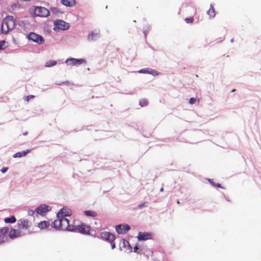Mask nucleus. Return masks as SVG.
<instances>
[{
    "label": "nucleus",
    "mask_w": 261,
    "mask_h": 261,
    "mask_svg": "<svg viewBox=\"0 0 261 261\" xmlns=\"http://www.w3.org/2000/svg\"><path fill=\"white\" fill-rule=\"evenodd\" d=\"M67 64L71 66H77L82 64H86V61L83 59L69 58L66 60Z\"/></svg>",
    "instance_id": "6"
},
{
    "label": "nucleus",
    "mask_w": 261,
    "mask_h": 261,
    "mask_svg": "<svg viewBox=\"0 0 261 261\" xmlns=\"http://www.w3.org/2000/svg\"><path fill=\"white\" fill-rule=\"evenodd\" d=\"M51 210L49 206L45 204L40 205L36 209V213L40 215L44 216L45 214Z\"/></svg>",
    "instance_id": "7"
},
{
    "label": "nucleus",
    "mask_w": 261,
    "mask_h": 261,
    "mask_svg": "<svg viewBox=\"0 0 261 261\" xmlns=\"http://www.w3.org/2000/svg\"><path fill=\"white\" fill-rule=\"evenodd\" d=\"M64 84L69 85L70 84V82L68 81H66L65 82H63V83L58 84L59 85H64Z\"/></svg>",
    "instance_id": "31"
},
{
    "label": "nucleus",
    "mask_w": 261,
    "mask_h": 261,
    "mask_svg": "<svg viewBox=\"0 0 261 261\" xmlns=\"http://www.w3.org/2000/svg\"><path fill=\"white\" fill-rule=\"evenodd\" d=\"M20 231L16 229H11L9 232V237L12 239L20 237Z\"/></svg>",
    "instance_id": "16"
},
{
    "label": "nucleus",
    "mask_w": 261,
    "mask_h": 261,
    "mask_svg": "<svg viewBox=\"0 0 261 261\" xmlns=\"http://www.w3.org/2000/svg\"><path fill=\"white\" fill-rule=\"evenodd\" d=\"M51 9V10L52 11H54V12H55V13L57 12V11H58V10H57V8H51V9Z\"/></svg>",
    "instance_id": "35"
},
{
    "label": "nucleus",
    "mask_w": 261,
    "mask_h": 261,
    "mask_svg": "<svg viewBox=\"0 0 261 261\" xmlns=\"http://www.w3.org/2000/svg\"><path fill=\"white\" fill-rule=\"evenodd\" d=\"M148 206V202H144V203H141L138 205V207L139 208L141 209L143 207H147Z\"/></svg>",
    "instance_id": "28"
},
{
    "label": "nucleus",
    "mask_w": 261,
    "mask_h": 261,
    "mask_svg": "<svg viewBox=\"0 0 261 261\" xmlns=\"http://www.w3.org/2000/svg\"><path fill=\"white\" fill-rule=\"evenodd\" d=\"M196 99H190L189 103L190 104H193L196 102Z\"/></svg>",
    "instance_id": "33"
},
{
    "label": "nucleus",
    "mask_w": 261,
    "mask_h": 261,
    "mask_svg": "<svg viewBox=\"0 0 261 261\" xmlns=\"http://www.w3.org/2000/svg\"><path fill=\"white\" fill-rule=\"evenodd\" d=\"M139 72L141 73L150 74L153 75L154 76H157L159 74V73L157 71L149 68L142 69L139 71Z\"/></svg>",
    "instance_id": "14"
},
{
    "label": "nucleus",
    "mask_w": 261,
    "mask_h": 261,
    "mask_svg": "<svg viewBox=\"0 0 261 261\" xmlns=\"http://www.w3.org/2000/svg\"><path fill=\"white\" fill-rule=\"evenodd\" d=\"M61 3L67 7H73L75 4V0H61Z\"/></svg>",
    "instance_id": "18"
},
{
    "label": "nucleus",
    "mask_w": 261,
    "mask_h": 261,
    "mask_svg": "<svg viewBox=\"0 0 261 261\" xmlns=\"http://www.w3.org/2000/svg\"><path fill=\"white\" fill-rule=\"evenodd\" d=\"M27 134H28V133H27V132H26V133H24L23 134V135H27Z\"/></svg>",
    "instance_id": "41"
},
{
    "label": "nucleus",
    "mask_w": 261,
    "mask_h": 261,
    "mask_svg": "<svg viewBox=\"0 0 261 261\" xmlns=\"http://www.w3.org/2000/svg\"><path fill=\"white\" fill-rule=\"evenodd\" d=\"M8 228L6 227L0 229V245L4 243L6 235L8 233Z\"/></svg>",
    "instance_id": "15"
},
{
    "label": "nucleus",
    "mask_w": 261,
    "mask_h": 261,
    "mask_svg": "<svg viewBox=\"0 0 261 261\" xmlns=\"http://www.w3.org/2000/svg\"><path fill=\"white\" fill-rule=\"evenodd\" d=\"M50 225V223L49 221H43L38 223V226L41 229H43L45 228H48Z\"/></svg>",
    "instance_id": "20"
},
{
    "label": "nucleus",
    "mask_w": 261,
    "mask_h": 261,
    "mask_svg": "<svg viewBox=\"0 0 261 261\" xmlns=\"http://www.w3.org/2000/svg\"><path fill=\"white\" fill-rule=\"evenodd\" d=\"M30 98H34V96L33 95H30ZM27 98H29V96H27Z\"/></svg>",
    "instance_id": "38"
},
{
    "label": "nucleus",
    "mask_w": 261,
    "mask_h": 261,
    "mask_svg": "<svg viewBox=\"0 0 261 261\" xmlns=\"http://www.w3.org/2000/svg\"><path fill=\"white\" fill-rule=\"evenodd\" d=\"M16 221V219L14 216H12L10 218H6L4 222L6 223H13Z\"/></svg>",
    "instance_id": "22"
},
{
    "label": "nucleus",
    "mask_w": 261,
    "mask_h": 261,
    "mask_svg": "<svg viewBox=\"0 0 261 261\" xmlns=\"http://www.w3.org/2000/svg\"><path fill=\"white\" fill-rule=\"evenodd\" d=\"M34 214V211H29V215H33Z\"/></svg>",
    "instance_id": "36"
},
{
    "label": "nucleus",
    "mask_w": 261,
    "mask_h": 261,
    "mask_svg": "<svg viewBox=\"0 0 261 261\" xmlns=\"http://www.w3.org/2000/svg\"><path fill=\"white\" fill-rule=\"evenodd\" d=\"M91 227L84 223H81L79 225H74L73 231H77L83 234H88L90 232Z\"/></svg>",
    "instance_id": "3"
},
{
    "label": "nucleus",
    "mask_w": 261,
    "mask_h": 261,
    "mask_svg": "<svg viewBox=\"0 0 261 261\" xmlns=\"http://www.w3.org/2000/svg\"><path fill=\"white\" fill-rule=\"evenodd\" d=\"M16 25V19L12 16H7L3 20L1 30L3 33H7L13 30Z\"/></svg>",
    "instance_id": "2"
},
{
    "label": "nucleus",
    "mask_w": 261,
    "mask_h": 261,
    "mask_svg": "<svg viewBox=\"0 0 261 261\" xmlns=\"http://www.w3.org/2000/svg\"><path fill=\"white\" fill-rule=\"evenodd\" d=\"M51 226L56 230L73 231L74 225L69 224V220L66 218H57L51 224Z\"/></svg>",
    "instance_id": "1"
},
{
    "label": "nucleus",
    "mask_w": 261,
    "mask_h": 261,
    "mask_svg": "<svg viewBox=\"0 0 261 261\" xmlns=\"http://www.w3.org/2000/svg\"><path fill=\"white\" fill-rule=\"evenodd\" d=\"M18 225L21 229H28L31 226V223L27 219H21L18 220Z\"/></svg>",
    "instance_id": "12"
},
{
    "label": "nucleus",
    "mask_w": 261,
    "mask_h": 261,
    "mask_svg": "<svg viewBox=\"0 0 261 261\" xmlns=\"http://www.w3.org/2000/svg\"><path fill=\"white\" fill-rule=\"evenodd\" d=\"M130 229V226L128 224H120L116 226V230L118 233H126Z\"/></svg>",
    "instance_id": "10"
},
{
    "label": "nucleus",
    "mask_w": 261,
    "mask_h": 261,
    "mask_svg": "<svg viewBox=\"0 0 261 261\" xmlns=\"http://www.w3.org/2000/svg\"><path fill=\"white\" fill-rule=\"evenodd\" d=\"M139 102L141 107H144L147 105V101L146 99H142V101H141Z\"/></svg>",
    "instance_id": "29"
},
{
    "label": "nucleus",
    "mask_w": 261,
    "mask_h": 261,
    "mask_svg": "<svg viewBox=\"0 0 261 261\" xmlns=\"http://www.w3.org/2000/svg\"><path fill=\"white\" fill-rule=\"evenodd\" d=\"M57 64V62L55 60H50L49 61L45 63V66L47 67H50L53 66H55Z\"/></svg>",
    "instance_id": "25"
},
{
    "label": "nucleus",
    "mask_w": 261,
    "mask_h": 261,
    "mask_svg": "<svg viewBox=\"0 0 261 261\" xmlns=\"http://www.w3.org/2000/svg\"><path fill=\"white\" fill-rule=\"evenodd\" d=\"M111 243V248L112 249H114L115 248V243L113 242Z\"/></svg>",
    "instance_id": "34"
},
{
    "label": "nucleus",
    "mask_w": 261,
    "mask_h": 261,
    "mask_svg": "<svg viewBox=\"0 0 261 261\" xmlns=\"http://www.w3.org/2000/svg\"><path fill=\"white\" fill-rule=\"evenodd\" d=\"M56 28L62 30H67L69 28V24L65 21L61 20H57L54 22Z\"/></svg>",
    "instance_id": "11"
},
{
    "label": "nucleus",
    "mask_w": 261,
    "mask_h": 261,
    "mask_svg": "<svg viewBox=\"0 0 261 261\" xmlns=\"http://www.w3.org/2000/svg\"><path fill=\"white\" fill-rule=\"evenodd\" d=\"M163 190H164L163 188H161L160 189V191L162 192V191H163Z\"/></svg>",
    "instance_id": "39"
},
{
    "label": "nucleus",
    "mask_w": 261,
    "mask_h": 261,
    "mask_svg": "<svg viewBox=\"0 0 261 261\" xmlns=\"http://www.w3.org/2000/svg\"><path fill=\"white\" fill-rule=\"evenodd\" d=\"M8 168L7 167H4L3 168L1 171L3 173H4L8 170Z\"/></svg>",
    "instance_id": "32"
},
{
    "label": "nucleus",
    "mask_w": 261,
    "mask_h": 261,
    "mask_svg": "<svg viewBox=\"0 0 261 261\" xmlns=\"http://www.w3.org/2000/svg\"><path fill=\"white\" fill-rule=\"evenodd\" d=\"M177 203L179 204V201L178 200L177 201Z\"/></svg>",
    "instance_id": "40"
},
{
    "label": "nucleus",
    "mask_w": 261,
    "mask_h": 261,
    "mask_svg": "<svg viewBox=\"0 0 261 261\" xmlns=\"http://www.w3.org/2000/svg\"><path fill=\"white\" fill-rule=\"evenodd\" d=\"M215 186H216L217 187H220L221 185L220 184H216V185H215Z\"/></svg>",
    "instance_id": "37"
},
{
    "label": "nucleus",
    "mask_w": 261,
    "mask_h": 261,
    "mask_svg": "<svg viewBox=\"0 0 261 261\" xmlns=\"http://www.w3.org/2000/svg\"><path fill=\"white\" fill-rule=\"evenodd\" d=\"M99 35V30H94L92 31L91 34H89L88 36V39L89 40H93L97 39Z\"/></svg>",
    "instance_id": "17"
},
{
    "label": "nucleus",
    "mask_w": 261,
    "mask_h": 261,
    "mask_svg": "<svg viewBox=\"0 0 261 261\" xmlns=\"http://www.w3.org/2000/svg\"><path fill=\"white\" fill-rule=\"evenodd\" d=\"M71 215V211L70 209L67 208H62L59 212L58 213L57 217V218H65L66 216H69Z\"/></svg>",
    "instance_id": "13"
},
{
    "label": "nucleus",
    "mask_w": 261,
    "mask_h": 261,
    "mask_svg": "<svg viewBox=\"0 0 261 261\" xmlns=\"http://www.w3.org/2000/svg\"><path fill=\"white\" fill-rule=\"evenodd\" d=\"M30 152V150H27V151H23L21 152H18L15 153L13 155V157L14 158H21L24 156H25L29 152Z\"/></svg>",
    "instance_id": "21"
},
{
    "label": "nucleus",
    "mask_w": 261,
    "mask_h": 261,
    "mask_svg": "<svg viewBox=\"0 0 261 261\" xmlns=\"http://www.w3.org/2000/svg\"><path fill=\"white\" fill-rule=\"evenodd\" d=\"M142 253L146 254L147 257H149V256H151L153 254V251L150 250V249L148 248H143Z\"/></svg>",
    "instance_id": "24"
},
{
    "label": "nucleus",
    "mask_w": 261,
    "mask_h": 261,
    "mask_svg": "<svg viewBox=\"0 0 261 261\" xmlns=\"http://www.w3.org/2000/svg\"><path fill=\"white\" fill-rule=\"evenodd\" d=\"M5 48V41H0V50L4 49Z\"/></svg>",
    "instance_id": "30"
},
{
    "label": "nucleus",
    "mask_w": 261,
    "mask_h": 261,
    "mask_svg": "<svg viewBox=\"0 0 261 261\" xmlns=\"http://www.w3.org/2000/svg\"><path fill=\"white\" fill-rule=\"evenodd\" d=\"M134 252L141 254L142 253L143 249H139L138 246H136L134 248Z\"/></svg>",
    "instance_id": "27"
},
{
    "label": "nucleus",
    "mask_w": 261,
    "mask_h": 261,
    "mask_svg": "<svg viewBox=\"0 0 261 261\" xmlns=\"http://www.w3.org/2000/svg\"><path fill=\"white\" fill-rule=\"evenodd\" d=\"M49 11L45 7H36L34 9V15L41 17H46L49 15Z\"/></svg>",
    "instance_id": "4"
},
{
    "label": "nucleus",
    "mask_w": 261,
    "mask_h": 261,
    "mask_svg": "<svg viewBox=\"0 0 261 261\" xmlns=\"http://www.w3.org/2000/svg\"><path fill=\"white\" fill-rule=\"evenodd\" d=\"M28 38L29 40H31L39 44H42L44 42V40L42 36L33 32L29 34Z\"/></svg>",
    "instance_id": "5"
},
{
    "label": "nucleus",
    "mask_w": 261,
    "mask_h": 261,
    "mask_svg": "<svg viewBox=\"0 0 261 261\" xmlns=\"http://www.w3.org/2000/svg\"><path fill=\"white\" fill-rule=\"evenodd\" d=\"M207 14L209 16L210 18H213L216 15L215 9L212 5H210L208 10L206 12Z\"/></svg>",
    "instance_id": "19"
},
{
    "label": "nucleus",
    "mask_w": 261,
    "mask_h": 261,
    "mask_svg": "<svg viewBox=\"0 0 261 261\" xmlns=\"http://www.w3.org/2000/svg\"><path fill=\"white\" fill-rule=\"evenodd\" d=\"M100 236L103 240H105L110 243L114 242L116 239L115 236L114 234L107 231L100 233Z\"/></svg>",
    "instance_id": "9"
},
{
    "label": "nucleus",
    "mask_w": 261,
    "mask_h": 261,
    "mask_svg": "<svg viewBox=\"0 0 261 261\" xmlns=\"http://www.w3.org/2000/svg\"><path fill=\"white\" fill-rule=\"evenodd\" d=\"M84 214L87 216H91L92 217H95L97 216V213L94 211H85L84 212Z\"/></svg>",
    "instance_id": "23"
},
{
    "label": "nucleus",
    "mask_w": 261,
    "mask_h": 261,
    "mask_svg": "<svg viewBox=\"0 0 261 261\" xmlns=\"http://www.w3.org/2000/svg\"><path fill=\"white\" fill-rule=\"evenodd\" d=\"M137 238L139 240H151L153 238V234L148 232H139L138 234Z\"/></svg>",
    "instance_id": "8"
},
{
    "label": "nucleus",
    "mask_w": 261,
    "mask_h": 261,
    "mask_svg": "<svg viewBox=\"0 0 261 261\" xmlns=\"http://www.w3.org/2000/svg\"><path fill=\"white\" fill-rule=\"evenodd\" d=\"M185 21L187 23H192L194 21L193 17H187L185 19Z\"/></svg>",
    "instance_id": "26"
}]
</instances>
